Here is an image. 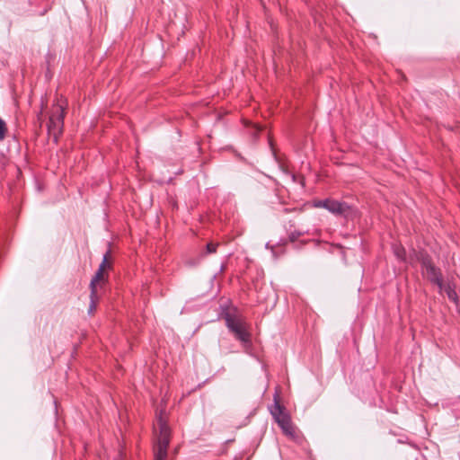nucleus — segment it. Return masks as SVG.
<instances>
[{
    "mask_svg": "<svg viewBox=\"0 0 460 460\" xmlns=\"http://www.w3.org/2000/svg\"><path fill=\"white\" fill-rule=\"evenodd\" d=\"M394 253V255L401 261L406 260V252L403 247L400 245H394L393 246Z\"/></svg>",
    "mask_w": 460,
    "mask_h": 460,
    "instance_id": "9d476101",
    "label": "nucleus"
},
{
    "mask_svg": "<svg viewBox=\"0 0 460 460\" xmlns=\"http://www.w3.org/2000/svg\"><path fill=\"white\" fill-rule=\"evenodd\" d=\"M226 325L235 338L243 344L250 342V333L248 332L244 322L235 314L226 312L223 314Z\"/></svg>",
    "mask_w": 460,
    "mask_h": 460,
    "instance_id": "f257e3e1",
    "label": "nucleus"
},
{
    "mask_svg": "<svg viewBox=\"0 0 460 460\" xmlns=\"http://www.w3.org/2000/svg\"><path fill=\"white\" fill-rule=\"evenodd\" d=\"M65 117V107L63 104L58 103L53 107L49 120L48 123L49 135L53 137L55 142L58 141L59 135L62 133Z\"/></svg>",
    "mask_w": 460,
    "mask_h": 460,
    "instance_id": "20e7f679",
    "label": "nucleus"
},
{
    "mask_svg": "<svg viewBox=\"0 0 460 460\" xmlns=\"http://www.w3.org/2000/svg\"><path fill=\"white\" fill-rule=\"evenodd\" d=\"M270 413L282 429L283 433L288 437L294 438L296 437L295 429L292 425L290 416L286 412L284 407L275 401L274 404L270 407Z\"/></svg>",
    "mask_w": 460,
    "mask_h": 460,
    "instance_id": "7ed1b4c3",
    "label": "nucleus"
},
{
    "mask_svg": "<svg viewBox=\"0 0 460 460\" xmlns=\"http://www.w3.org/2000/svg\"><path fill=\"white\" fill-rule=\"evenodd\" d=\"M217 246L218 243H208L206 246V252L201 253V256H204L205 254L215 253L217 252Z\"/></svg>",
    "mask_w": 460,
    "mask_h": 460,
    "instance_id": "9b49d317",
    "label": "nucleus"
},
{
    "mask_svg": "<svg viewBox=\"0 0 460 460\" xmlns=\"http://www.w3.org/2000/svg\"><path fill=\"white\" fill-rule=\"evenodd\" d=\"M331 199H323V200H317L314 203V206L315 208H323L327 210V208H328V204L330 202Z\"/></svg>",
    "mask_w": 460,
    "mask_h": 460,
    "instance_id": "f8f14e48",
    "label": "nucleus"
},
{
    "mask_svg": "<svg viewBox=\"0 0 460 460\" xmlns=\"http://www.w3.org/2000/svg\"><path fill=\"white\" fill-rule=\"evenodd\" d=\"M109 255H110L109 251L103 255L102 261L101 262L99 269H98L100 271H104L105 268L108 266Z\"/></svg>",
    "mask_w": 460,
    "mask_h": 460,
    "instance_id": "ddd939ff",
    "label": "nucleus"
},
{
    "mask_svg": "<svg viewBox=\"0 0 460 460\" xmlns=\"http://www.w3.org/2000/svg\"><path fill=\"white\" fill-rule=\"evenodd\" d=\"M116 460H119V459L118 458V459H116Z\"/></svg>",
    "mask_w": 460,
    "mask_h": 460,
    "instance_id": "2eb2a0df",
    "label": "nucleus"
},
{
    "mask_svg": "<svg viewBox=\"0 0 460 460\" xmlns=\"http://www.w3.org/2000/svg\"><path fill=\"white\" fill-rule=\"evenodd\" d=\"M6 126L5 122L0 119V140H3L5 137Z\"/></svg>",
    "mask_w": 460,
    "mask_h": 460,
    "instance_id": "4468645a",
    "label": "nucleus"
},
{
    "mask_svg": "<svg viewBox=\"0 0 460 460\" xmlns=\"http://www.w3.org/2000/svg\"><path fill=\"white\" fill-rule=\"evenodd\" d=\"M445 291L448 299L453 301L454 303L458 302V296L455 288V286L451 283H447V285L444 284V288H442V291Z\"/></svg>",
    "mask_w": 460,
    "mask_h": 460,
    "instance_id": "0eeeda50",
    "label": "nucleus"
},
{
    "mask_svg": "<svg viewBox=\"0 0 460 460\" xmlns=\"http://www.w3.org/2000/svg\"><path fill=\"white\" fill-rule=\"evenodd\" d=\"M159 429L157 443L154 447V460H169L170 429L161 419L159 420Z\"/></svg>",
    "mask_w": 460,
    "mask_h": 460,
    "instance_id": "f03ea898",
    "label": "nucleus"
},
{
    "mask_svg": "<svg viewBox=\"0 0 460 460\" xmlns=\"http://www.w3.org/2000/svg\"><path fill=\"white\" fill-rule=\"evenodd\" d=\"M102 278H103V271H100L98 270L96 271L95 275L93 276V278L91 280V283H90V289H91V291L92 290L97 291L96 283L99 282L100 280H102Z\"/></svg>",
    "mask_w": 460,
    "mask_h": 460,
    "instance_id": "1a4fd4ad",
    "label": "nucleus"
},
{
    "mask_svg": "<svg viewBox=\"0 0 460 460\" xmlns=\"http://www.w3.org/2000/svg\"><path fill=\"white\" fill-rule=\"evenodd\" d=\"M327 210L335 216L348 217L351 212V207L346 202L331 199Z\"/></svg>",
    "mask_w": 460,
    "mask_h": 460,
    "instance_id": "423d86ee",
    "label": "nucleus"
},
{
    "mask_svg": "<svg viewBox=\"0 0 460 460\" xmlns=\"http://www.w3.org/2000/svg\"><path fill=\"white\" fill-rule=\"evenodd\" d=\"M98 300H99V296H98L97 291L92 290L91 294H90V305H89V309H88L89 314H92L95 311V309L97 307Z\"/></svg>",
    "mask_w": 460,
    "mask_h": 460,
    "instance_id": "6e6552de",
    "label": "nucleus"
},
{
    "mask_svg": "<svg viewBox=\"0 0 460 460\" xmlns=\"http://www.w3.org/2000/svg\"><path fill=\"white\" fill-rule=\"evenodd\" d=\"M421 269L426 275L427 279L433 284L437 285L440 291L444 288L442 274L438 268H437L430 257L427 254H421L420 258Z\"/></svg>",
    "mask_w": 460,
    "mask_h": 460,
    "instance_id": "39448f33",
    "label": "nucleus"
}]
</instances>
